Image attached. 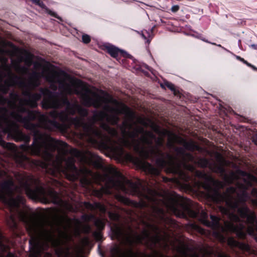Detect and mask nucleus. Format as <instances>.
Returning a JSON list of instances; mask_svg holds the SVG:
<instances>
[{
  "label": "nucleus",
  "mask_w": 257,
  "mask_h": 257,
  "mask_svg": "<svg viewBox=\"0 0 257 257\" xmlns=\"http://www.w3.org/2000/svg\"><path fill=\"white\" fill-rule=\"evenodd\" d=\"M35 72L30 80V84L35 87L39 84V79L45 77L50 82H58L63 92L66 94L76 93L79 94L85 105H92L95 107L103 106L104 111L96 113L94 117L96 120L106 118L111 124L117 123L119 114H124L126 120L123 124L125 129H134V132L130 134L134 137L139 133H142L141 140L138 142H134L135 149L140 152L142 156L147 157V151L145 145L147 144V132H144L142 127L135 126L132 122L135 118L133 112L128 109L123 104L112 99L109 95L102 91L90 87L79 80L70 77L66 74L58 72L49 62L43 60L35 63Z\"/></svg>",
  "instance_id": "nucleus-1"
},
{
  "label": "nucleus",
  "mask_w": 257,
  "mask_h": 257,
  "mask_svg": "<svg viewBox=\"0 0 257 257\" xmlns=\"http://www.w3.org/2000/svg\"><path fill=\"white\" fill-rule=\"evenodd\" d=\"M21 218L27 222V228L31 236L30 243L31 246L29 257H40V253L47 246L48 242L54 246L63 243L70 239L72 235H78L80 232L81 225L77 223L73 230L64 227L57 221L51 222L38 216L27 217L22 215ZM44 257H52L46 254Z\"/></svg>",
  "instance_id": "nucleus-2"
},
{
  "label": "nucleus",
  "mask_w": 257,
  "mask_h": 257,
  "mask_svg": "<svg viewBox=\"0 0 257 257\" xmlns=\"http://www.w3.org/2000/svg\"><path fill=\"white\" fill-rule=\"evenodd\" d=\"M65 143L43 136L36 139L32 147L25 146L23 149L33 155H41L45 160H49L51 158V151L57 149L60 153L65 154L67 151Z\"/></svg>",
  "instance_id": "nucleus-3"
},
{
  "label": "nucleus",
  "mask_w": 257,
  "mask_h": 257,
  "mask_svg": "<svg viewBox=\"0 0 257 257\" xmlns=\"http://www.w3.org/2000/svg\"><path fill=\"white\" fill-rule=\"evenodd\" d=\"M105 171L108 180L106 181V188H103L102 190L103 193H110L108 188L112 187L120 189L126 192H138V185L126 180L112 166H106Z\"/></svg>",
  "instance_id": "nucleus-4"
},
{
  "label": "nucleus",
  "mask_w": 257,
  "mask_h": 257,
  "mask_svg": "<svg viewBox=\"0 0 257 257\" xmlns=\"http://www.w3.org/2000/svg\"><path fill=\"white\" fill-rule=\"evenodd\" d=\"M241 177V180H243L245 184L242 185L238 183L237 187L236 190L233 188H230L227 190V196L226 199L229 202L230 201V205L232 207H235L237 206V202H243L248 198L246 194L245 193V189L249 186L252 182L255 181V178L252 175L245 174L243 172H237L236 174H232L231 175V180L228 181L231 182L232 180L239 177Z\"/></svg>",
  "instance_id": "nucleus-5"
},
{
  "label": "nucleus",
  "mask_w": 257,
  "mask_h": 257,
  "mask_svg": "<svg viewBox=\"0 0 257 257\" xmlns=\"http://www.w3.org/2000/svg\"><path fill=\"white\" fill-rule=\"evenodd\" d=\"M62 160V157H58L56 162L54 163V166L57 171L64 172L66 177L70 180L76 179L80 175L84 176H92L91 171L85 167L82 168L79 171H77L73 165L74 161L72 159L67 161L66 167L62 168L61 167Z\"/></svg>",
  "instance_id": "nucleus-6"
},
{
  "label": "nucleus",
  "mask_w": 257,
  "mask_h": 257,
  "mask_svg": "<svg viewBox=\"0 0 257 257\" xmlns=\"http://www.w3.org/2000/svg\"><path fill=\"white\" fill-rule=\"evenodd\" d=\"M12 185V181L9 180L0 186V198L9 206L11 209L17 207L23 201L21 196H18L16 199L12 197L11 187Z\"/></svg>",
  "instance_id": "nucleus-7"
},
{
  "label": "nucleus",
  "mask_w": 257,
  "mask_h": 257,
  "mask_svg": "<svg viewBox=\"0 0 257 257\" xmlns=\"http://www.w3.org/2000/svg\"><path fill=\"white\" fill-rule=\"evenodd\" d=\"M28 195L33 199H38L43 203L52 201L54 203H61V201L56 192L49 190L47 192L42 188H38L34 191H28Z\"/></svg>",
  "instance_id": "nucleus-8"
},
{
  "label": "nucleus",
  "mask_w": 257,
  "mask_h": 257,
  "mask_svg": "<svg viewBox=\"0 0 257 257\" xmlns=\"http://www.w3.org/2000/svg\"><path fill=\"white\" fill-rule=\"evenodd\" d=\"M40 98V96L39 94H35L33 96V100L32 101H19V104L21 105V106H17L16 104L18 102V100H15L14 102H10L9 103V106L10 107L14 109L11 113V117L15 120L18 121H22L24 122L25 121V119H23L21 115L19 114L18 113L15 112L14 111L16 110L17 111H18L19 112H22L24 111L25 109L23 107L22 105L24 104H27L29 105H30L32 107H35L36 106V101L39 99Z\"/></svg>",
  "instance_id": "nucleus-9"
},
{
  "label": "nucleus",
  "mask_w": 257,
  "mask_h": 257,
  "mask_svg": "<svg viewBox=\"0 0 257 257\" xmlns=\"http://www.w3.org/2000/svg\"><path fill=\"white\" fill-rule=\"evenodd\" d=\"M0 127H6V132L14 135L21 136L22 134L18 130L17 125L9 118V112L6 109H2L0 111Z\"/></svg>",
  "instance_id": "nucleus-10"
},
{
  "label": "nucleus",
  "mask_w": 257,
  "mask_h": 257,
  "mask_svg": "<svg viewBox=\"0 0 257 257\" xmlns=\"http://www.w3.org/2000/svg\"><path fill=\"white\" fill-rule=\"evenodd\" d=\"M75 111H78L81 115H84L86 113L85 110L81 109L77 104H72L68 105L67 114H58L56 111H53L50 115L53 117H59L62 121H65L68 119V114H73Z\"/></svg>",
  "instance_id": "nucleus-11"
},
{
  "label": "nucleus",
  "mask_w": 257,
  "mask_h": 257,
  "mask_svg": "<svg viewBox=\"0 0 257 257\" xmlns=\"http://www.w3.org/2000/svg\"><path fill=\"white\" fill-rule=\"evenodd\" d=\"M148 236V233L145 232L141 235H134L128 234L124 236V240L128 243H132L133 242H139L145 237Z\"/></svg>",
  "instance_id": "nucleus-12"
},
{
  "label": "nucleus",
  "mask_w": 257,
  "mask_h": 257,
  "mask_svg": "<svg viewBox=\"0 0 257 257\" xmlns=\"http://www.w3.org/2000/svg\"><path fill=\"white\" fill-rule=\"evenodd\" d=\"M166 206L172 210L176 216L179 217L184 216V213L177 209L176 206V200L175 199H171L170 202L167 203Z\"/></svg>",
  "instance_id": "nucleus-13"
},
{
  "label": "nucleus",
  "mask_w": 257,
  "mask_h": 257,
  "mask_svg": "<svg viewBox=\"0 0 257 257\" xmlns=\"http://www.w3.org/2000/svg\"><path fill=\"white\" fill-rule=\"evenodd\" d=\"M58 106V100L54 97H50L48 99L45 98L43 102V106L44 108L57 107Z\"/></svg>",
  "instance_id": "nucleus-14"
},
{
  "label": "nucleus",
  "mask_w": 257,
  "mask_h": 257,
  "mask_svg": "<svg viewBox=\"0 0 257 257\" xmlns=\"http://www.w3.org/2000/svg\"><path fill=\"white\" fill-rule=\"evenodd\" d=\"M40 119L42 126L46 128L52 130L54 127L56 126V124L54 122L50 121L45 116H42Z\"/></svg>",
  "instance_id": "nucleus-15"
},
{
  "label": "nucleus",
  "mask_w": 257,
  "mask_h": 257,
  "mask_svg": "<svg viewBox=\"0 0 257 257\" xmlns=\"http://www.w3.org/2000/svg\"><path fill=\"white\" fill-rule=\"evenodd\" d=\"M107 50L108 53L110 54L111 56L114 58L116 57L119 54L124 56V52L122 50H119L116 47L113 46L107 47Z\"/></svg>",
  "instance_id": "nucleus-16"
},
{
  "label": "nucleus",
  "mask_w": 257,
  "mask_h": 257,
  "mask_svg": "<svg viewBox=\"0 0 257 257\" xmlns=\"http://www.w3.org/2000/svg\"><path fill=\"white\" fill-rule=\"evenodd\" d=\"M169 141L170 143H181L183 142V139L177 137L176 135L170 133L169 134Z\"/></svg>",
  "instance_id": "nucleus-17"
},
{
  "label": "nucleus",
  "mask_w": 257,
  "mask_h": 257,
  "mask_svg": "<svg viewBox=\"0 0 257 257\" xmlns=\"http://www.w3.org/2000/svg\"><path fill=\"white\" fill-rule=\"evenodd\" d=\"M23 55L24 57L21 59V61H24L28 66L30 65L32 61V56L26 52H25Z\"/></svg>",
  "instance_id": "nucleus-18"
},
{
  "label": "nucleus",
  "mask_w": 257,
  "mask_h": 257,
  "mask_svg": "<svg viewBox=\"0 0 257 257\" xmlns=\"http://www.w3.org/2000/svg\"><path fill=\"white\" fill-rule=\"evenodd\" d=\"M112 151L114 155L120 157L123 154L122 149L121 147H116L112 148Z\"/></svg>",
  "instance_id": "nucleus-19"
},
{
  "label": "nucleus",
  "mask_w": 257,
  "mask_h": 257,
  "mask_svg": "<svg viewBox=\"0 0 257 257\" xmlns=\"http://www.w3.org/2000/svg\"><path fill=\"white\" fill-rule=\"evenodd\" d=\"M102 128L108 132V133L111 134L112 136H114L116 134V132L114 130L110 128L108 125L106 124H104L102 125Z\"/></svg>",
  "instance_id": "nucleus-20"
},
{
  "label": "nucleus",
  "mask_w": 257,
  "mask_h": 257,
  "mask_svg": "<svg viewBox=\"0 0 257 257\" xmlns=\"http://www.w3.org/2000/svg\"><path fill=\"white\" fill-rule=\"evenodd\" d=\"M136 119L137 122L139 124H142L144 126L147 125L148 124V122L141 117H137Z\"/></svg>",
  "instance_id": "nucleus-21"
},
{
  "label": "nucleus",
  "mask_w": 257,
  "mask_h": 257,
  "mask_svg": "<svg viewBox=\"0 0 257 257\" xmlns=\"http://www.w3.org/2000/svg\"><path fill=\"white\" fill-rule=\"evenodd\" d=\"M27 159V157L23 155H20L18 156L16 158V161L20 163H21L22 162L26 160Z\"/></svg>",
  "instance_id": "nucleus-22"
},
{
  "label": "nucleus",
  "mask_w": 257,
  "mask_h": 257,
  "mask_svg": "<svg viewBox=\"0 0 257 257\" xmlns=\"http://www.w3.org/2000/svg\"><path fill=\"white\" fill-rule=\"evenodd\" d=\"M14 67L17 71L19 73H25L27 71L26 69L25 68H20V66L18 65L14 64Z\"/></svg>",
  "instance_id": "nucleus-23"
},
{
  "label": "nucleus",
  "mask_w": 257,
  "mask_h": 257,
  "mask_svg": "<svg viewBox=\"0 0 257 257\" xmlns=\"http://www.w3.org/2000/svg\"><path fill=\"white\" fill-rule=\"evenodd\" d=\"M95 225L99 229H102L104 227V222L99 219L96 220Z\"/></svg>",
  "instance_id": "nucleus-24"
},
{
  "label": "nucleus",
  "mask_w": 257,
  "mask_h": 257,
  "mask_svg": "<svg viewBox=\"0 0 257 257\" xmlns=\"http://www.w3.org/2000/svg\"><path fill=\"white\" fill-rule=\"evenodd\" d=\"M185 147L189 150H194L196 146L191 143L190 144H188L186 143H184Z\"/></svg>",
  "instance_id": "nucleus-25"
},
{
  "label": "nucleus",
  "mask_w": 257,
  "mask_h": 257,
  "mask_svg": "<svg viewBox=\"0 0 257 257\" xmlns=\"http://www.w3.org/2000/svg\"><path fill=\"white\" fill-rule=\"evenodd\" d=\"M82 41L85 43H88L90 42V39L88 35H84L82 36Z\"/></svg>",
  "instance_id": "nucleus-26"
},
{
  "label": "nucleus",
  "mask_w": 257,
  "mask_h": 257,
  "mask_svg": "<svg viewBox=\"0 0 257 257\" xmlns=\"http://www.w3.org/2000/svg\"><path fill=\"white\" fill-rule=\"evenodd\" d=\"M187 213H188L189 215L192 217H197V213L195 211H194L192 210H190V209L188 210Z\"/></svg>",
  "instance_id": "nucleus-27"
},
{
  "label": "nucleus",
  "mask_w": 257,
  "mask_h": 257,
  "mask_svg": "<svg viewBox=\"0 0 257 257\" xmlns=\"http://www.w3.org/2000/svg\"><path fill=\"white\" fill-rule=\"evenodd\" d=\"M228 244L229 245H231V246H235L236 245V241L234 240V239L233 238H230L228 239Z\"/></svg>",
  "instance_id": "nucleus-28"
},
{
  "label": "nucleus",
  "mask_w": 257,
  "mask_h": 257,
  "mask_svg": "<svg viewBox=\"0 0 257 257\" xmlns=\"http://www.w3.org/2000/svg\"><path fill=\"white\" fill-rule=\"evenodd\" d=\"M3 48H0V54L3 55L5 53H7L8 52L6 50L5 47L4 46V43L1 44Z\"/></svg>",
  "instance_id": "nucleus-29"
},
{
  "label": "nucleus",
  "mask_w": 257,
  "mask_h": 257,
  "mask_svg": "<svg viewBox=\"0 0 257 257\" xmlns=\"http://www.w3.org/2000/svg\"><path fill=\"white\" fill-rule=\"evenodd\" d=\"M93 133L96 136H97L99 138L102 137V135L100 133V132L98 130H93L92 131Z\"/></svg>",
  "instance_id": "nucleus-30"
},
{
  "label": "nucleus",
  "mask_w": 257,
  "mask_h": 257,
  "mask_svg": "<svg viewBox=\"0 0 257 257\" xmlns=\"http://www.w3.org/2000/svg\"><path fill=\"white\" fill-rule=\"evenodd\" d=\"M32 2H33V3L40 6L41 7H43V4L39 0H31Z\"/></svg>",
  "instance_id": "nucleus-31"
},
{
  "label": "nucleus",
  "mask_w": 257,
  "mask_h": 257,
  "mask_svg": "<svg viewBox=\"0 0 257 257\" xmlns=\"http://www.w3.org/2000/svg\"><path fill=\"white\" fill-rule=\"evenodd\" d=\"M88 243V240L87 238H84L82 240V245L83 246H85L86 245H87Z\"/></svg>",
  "instance_id": "nucleus-32"
},
{
  "label": "nucleus",
  "mask_w": 257,
  "mask_h": 257,
  "mask_svg": "<svg viewBox=\"0 0 257 257\" xmlns=\"http://www.w3.org/2000/svg\"><path fill=\"white\" fill-rule=\"evenodd\" d=\"M3 145H4V147L9 148L10 149H12L14 147L13 145L12 144H6L5 143H3Z\"/></svg>",
  "instance_id": "nucleus-33"
},
{
  "label": "nucleus",
  "mask_w": 257,
  "mask_h": 257,
  "mask_svg": "<svg viewBox=\"0 0 257 257\" xmlns=\"http://www.w3.org/2000/svg\"><path fill=\"white\" fill-rule=\"evenodd\" d=\"M201 215H202V221L204 223H205V219L206 218L207 215H206L205 212H202Z\"/></svg>",
  "instance_id": "nucleus-34"
},
{
  "label": "nucleus",
  "mask_w": 257,
  "mask_h": 257,
  "mask_svg": "<svg viewBox=\"0 0 257 257\" xmlns=\"http://www.w3.org/2000/svg\"><path fill=\"white\" fill-rule=\"evenodd\" d=\"M179 10V6H174L172 7L171 10L172 12H176Z\"/></svg>",
  "instance_id": "nucleus-35"
},
{
  "label": "nucleus",
  "mask_w": 257,
  "mask_h": 257,
  "mask_svg": "<svg viewBox=\"0 0 257 257\" xmlns=\"http://www.w3.org/2000/svg\"><path fill=\"white\" fill-rule=\"evenodd\" d=\"M72 153L76 156H78L80 155V152L76 150H73Z\"/></svg>",
  "instance_id": "nucleus-36"
},
{
  "label": "nucleus",
  "mask_w": 257,
  "mask_h": 257,
  "mask_svg": "<svg viewBox=\"0 0 257 257\" xmlns=\"http://www.w3.org/2000/svg\"><path fill=\"white\" fill-rule=\"evenodd\" d=\"M252 195L254 197H257V190L254 189L251 192Z\"/></svg>",
  "instance_id": "nucleus-37"
},
{
  "label": "nucleus",
  "mask_w": 257,
  "mask_h": 257,
  "mask_svg": "<svg viewBox=\"0 0 257 257\" xmlns=\"http://www.w3.org/2000/svg\"><path fill=\"white\" fill-rule=\"evenodd\" d=\"M98 207L99 208L100 211H101L102 212L105 211V208L103 205H102L101 204H99L98 206Z\"/></svg>",
  "instance_id": "nucleus-38"
},
{
  "label": "nucleus",
  "mask_w": 257,
  "mask_h": 257,
  "mask_svg": "<svg viewBox=\"0 0 257 257\" xmlns=\"http://www.w3.org/2000/svg\"><path fill=\"white\" fill-rule=\"evenodd\" d=\"M95 238L97 239V240H99L101 239V234L99 233H97L95 234Z\"/></svg>",
  "instance_id": "nucleus-39"
},
{
  "label": "nucleus",
  "mask_w": 257,
  "mask_h": 257,
  "mask_svg": "<svg viewBox=\"0 0 257 257\" xmlns=\"http://www.w3.org/2000/svg\"><path fill=\"white\" fill-rule=\"evenodd\" d=\"M120 201L123 202L124 203H127V200L123 197H120Z\"/></svg>",
  "instance_id": "nucleus-40"
},
{
  "label": "nucleus",
  "mask_w": 257,
  "mask_h": 257,
  "mask_svg": "<svg viewBox=\"0 0 257 257\" xmlns=\"http://www.w3.org/2000/svg\"><path fill=\"white\" fill-rule=\"evenodd\" d=\"M167 86L171 90L174 89V86L172 84H168Z\"/></svg>",
  "instance_id": "nucleus-41"
},
{
  "label": "nucleus",
  "mask_w": 257,
  "mask_h": 257,
  "mask_svg": "<svg viewBox=\"0 0 257 257\" xmlns=\"http://www.w3.org/2000/svg\"><path fill=\"white\" fill-rule=\"evenodd\" d=\"M127 256L128 257H137L135 254L131 252L127 253Z\"/></svg>",
  "instance_id": "nucleus-42"
},
{
  "label": "nucleus",
  "mask_w": 257,
  "mask_h": 257,
  "mask_svg": "<svg viewBox=\"0 0 257 257\" xmlns=\"http://www.w3.org/2000/svg\"><path fill=\"white\" fill-rule=\"evenodd\" d=\"M48 13H49L50 15H52V16H54V17H57V16H56V15L55 14V13H54V12H51V11H48Z\"/></svg>",
  "instance_id": "nucleus-43"
},
{
  "label": "nucleus",
  "mask_w": 257,
  "mask_h": 257,
  "mask_svg": "<svg viewBox=\"0 0 257 257\" xmlns=\"http://www.w3.org/2000/svg\"><path fill=\"white\" fill-rule=\"evenodd\" d=\"M118 237H119L121 234V231L120 229H118L117 232L116 233Z\"/></svg>",
  "instance_id": "nucleus-44"
},
{
  "label": "nucleus",
  "mask_w": 257,
  "mask_h": 257,
  "mask_svg": "<svg viewBox=\"0 0 257 257\" xmlns=\"http://www.w3.org/2000/svg\"><path fill=\"white\" fill-rule=\"evenodd\" d=\"M64 207H65V208L66 209H68V210H70L71 208V207L69 205H68V204H65Z\"/></svg>",
  "instance_id": "nucleus-45"
},
{
  "label": "nucleus",
  "mask_w": 257,
  "mask_h": 257,
  "mask_svg": "<svg viewBox=\"0 0 257 257\" xmlns=\"http://www.w3.org/2000/svg\"><path fill=\"white\" fill-rule=\"evenodd\" d=\"M0 60L1 61V62L3 64L5 63L6 61V60L5 58H3L2 57H1Z\"/></svg>",
  "instance_id": "nucleus-46"
},
{
  "label": "nucleus",
  "mask_w": 257,
  "mask_h": 257,
  "mask_svg": "<svg viewBox=\"0 0 257 257\" xmlns=\"http://www.w3.org/2000/svg\"><path fill=\"white\" fill-rule=\"evenodd\" d=\"M253 141L256 145H257V136L253 138Z\"/></svg>",
  "instance_id": "nucleus-47"
},
{
  "label": "nucleus",
  "mask_w": 257,
  "mask_h": 257,
  "mask_svg": "<svg viewBox=\"0 0 257 257\" xmlns=\"http://www.w3.org/2000/svg\"><path fill=\"white\" fill-rule=\"evenodd\" d=\"M211 218L212 220H214L216 221H218V218H216V217L213 216H211Z\"/></svg>",
  "instance_id": "nucleus-48"
},
{
  "label": "nucleus",
  "mask_w": 257,
  "mask_h": 257,
  "mask_svg": "<svg viewBox=\"0 0 257 257\" xmlns=\"http://www.w3.org/2000/svg\"><path fill=\"white\" fill-rule=\"evenodd\" d=\"M7 85H8V86H10V85H13L14 84V83L12 82H7L6 83Z\"/></svg>",
  "instance_id": "nucleus-49"
},
{
  "label": "nucleus",
  "mask_w": 257,
  "mask_h": 257,
  "mask_svg": "<svg viewBox=\"0 0 257 257\" xmlns=\"http://www.w3.org/2000/svg\"><path fill=\"white\" fill-rule=\"evenodd\" d=\"M190 257H198L196 254H192Z\"/></svg>",
  "instance_id": "nucleus-50"
},
{
  "label": "nucleus",
  "mask_w": 257,
  "mask_h": 257,
  "mask_svg": "<svg viewBox=\"0 0 257 257\" xmlns=\"http://www.w3.org/2000/svg\"><path fill=\"white\" fill-rule=\"evenodd\" d=\"M222 211L224 213H227V210L225 209H223Z\"/></svg>",
  "instance_id": "nucleus-51"
},
{
  "label": "nucleus",
  "mask_w": 257,
  "mask_h": 257,
  "mask_svg": "<svg viewBox=\"0 0 257 257\" xmlns=\"http://www.w3.org/2000/svg\"><path fill=\"white\" fill-rule=\"evenodd\" d=\"M219 257H227V256L225 254H221L219 255Z\"/></svg>",
  "instance_id": "nucleus-52"
},
{
  "label": "nucleus",
  "mask_w": 257,
  "mask_h": 257,
  "mask_svg": "<svg viewBox=\"0 0 257 257\" xmlns=\"http://www.w3.org/2000/svg\"><path fill=\"white\" fill-rule=\"evenodd\" d=\"M7 71H8V73L9 74V68L8 67H5V68Z\"/></svg>",
  "instance_id": "nucleus-53"
},
{
  "label": "nucleus",
  "mask_w": 257,
  "mask_h": 257,
  "mask_svg": "<svg viewBox=\"0 0 257 257\" xmlns=\"http://www.w3.org/2000/svg\"><path fill=\"white\" fill-rule=\"evenodd\" d=\"M252 203H253V204H257V201L253 200V201H252Z\"/></svg>",
  "instance_id": "nucleus-54"
},
{
  "label": "nucleus",
  "mask_w": 257,
  "mask_h": 257,
  "mask_svg": "<svg viewBox=\"0 0 257 257\" xmlns=\"http://www.w3.org/2000/svg\"><path fill=\"white\" fill-rule=\"evenodd\" d=\"M124 145L125 146H128V144L127 142H125V143H124Z\"/></svg>",
  "instance_id": "nucleus-55"
},
{
  "label": "nucleus",
  "mask_w": 257,
  "mask_h": 257,
  "mask_svg": "<svg viewBox=\"0 0 257 257\" xmlns=\"http://www.w3.org/2000/svg\"><path fill=\"white\" fill-rule=\"evenodd\" d=\"M154 174H158V172H157V171H155V172H152Z\"/></svg>",
  "instance_id": "nucleus-56"
},
{
  "label": "nucleus",
  "mask_w": 257,
  "mask_h": 257,
  "mask_svg": "<svg viewBox=\"0 0 257 257\" xmlns=\"http://www.w3.org/2000/svg\"><path fill=\"white\" fill-rule=\"evenodd\" d=\"M113 218L114 219H116V218H117L116 216H115H115H114V217H113Z\"/></svg>",
  "instance_id": "nucleus-57"
},
{
  "label": "nucleus",
  "mask_w": 257,
  "mask_h": 257,
  "mask_svg": "<svg viewBox=\"0 0 257 257\" xmlns=\"http://www.w3.org/2000/svg\"><path fill=\"white\" fill-rule=\"evenodd\" d=\"M68 256H69V255H68V254H66L65 255V256H64V257H68Z\"/></svg>",
  "instance_id": "nucleus-58"
},
{
  "label": "nucleus",
  "mask_w": 257,
  "mask_h": 257,
  "mask_svg": "<svg viewBox=\"0 0 257 257\" xmlns=\"http://www.w3.org/2000/svg\"><path fill=\"white\" fill-rule=\"evenodd\" d=\"M88 229H89V228H88H88H87V229L86 230H85V232L88 231Z\"/></svg>",
  "instance_id": "nucleus-59"
},
{
  "label": "nucleus",
  "mask_w": 257,
  "mask_h": 257,
  "mask_svg": "<svg viewBox=\"0 0 257 257\" xmlns=\"http://www.w3.org/2000/svg\"><path fill=\"white\" fill-rule=\"evenodd\" d=\"M148 166H149V169H151V166L150 165H148Z\"/></svg>",
  "instance_id": "nucleus-60"
},
{
  "label": "nucleus",
  "mask_w": 257,
  "mask_h": 257,
  "mask_svg": "<svg viewBox=\"0 0 257 257\" xmlns=\"http://www.w3.org/2000/svg\"><path fill=\"white\" fill-rule=\"evenodd\" d=\"M146 197H147V198H148L149 199H151L149 197H148V196H147Z\"/></svg>",
  "instance_id": "nucleus-61"
},
{
  "label": "nucleus",
  "mask_w": 257,
  "mask_h": 257,
  "mask_svg": "<svg viewBox=\"0 0 257 257\" xmlns=\"http://www.w3.org/2000/svg\"><path fill=\"white\" fill-rule=\"evenodd\" d=\"M155 131H158V129L155 128Z\"/></svg>",
  "instance_id": "nucleus-62"
},
{
  "label": "nucleus",
  "mask_w": 257,
  "mask_h": 257,
  "mask_svg": "<svg viewBox=\"0 0 257 257\" xmlns=\"http://www.w3.org/2000/svg\"><path fill=\"white\" fill-rule=\"evenodd\" d=\"M1 79H2V78H0V80H1Z\"/></svg>",
  "instance_id": "nucleus-63"
},
{
  "label": "nucleus",
  "mask_w": 257,
  "mask_h": 257,
  "mask_svg": "<svg viewBox=\"0 0 257 257\" xmlns=\"http://www.w3.org/2000/svg\"><path fill=\"white\" fill-rule=\"evenodd\" d=\"M59 257H62V256H59Z\"/></svg>",
  "instance_id": "nucleus-64"
}]
</instances>
